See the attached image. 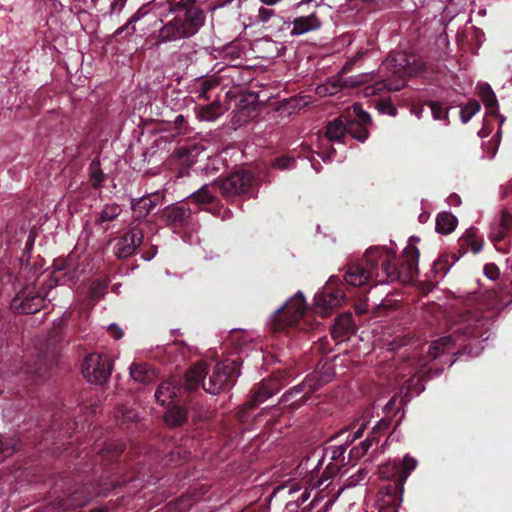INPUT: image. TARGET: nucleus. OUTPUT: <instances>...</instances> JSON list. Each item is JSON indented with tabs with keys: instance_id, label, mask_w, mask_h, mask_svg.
I'll use <instances>...</instances> for the list:
<instances>
[{
	"instance_id": "30",
	"label": "nucleus",
	"mask_w": 512,
	"mask_h": 512,
	"mask_svg": "<svg viewBox=\"0 0 512 512\" xmlns=\"http://www.w3.org/2000/svg\"><path fill=\"white\" fill-rule=\"evenodd\" d=\"M122 212V208L117 203H107L97 216V223L109 222L116 219Z\"/></svg>"
},
{
	"instance_id": "34",
	"label": "nucleus",
	"mask_w": 512,
	"mask_h": 512,
	"mask_svg": "<svg viewBox=\"0 0 512 512\" xmlns=\"http://www.w3.org/2000/svg\"><path fill=\"white\" fill-rule=\"evenodd\" d=\"M480 110V104L476 100L469 101L460 111L462 123H467Z\"/></svg>"
},
{
	"instance_id": "17",
	"label": "nucleus",
	"mask_w": 512,
	"mask_h": 512,
	"mask_svg": "<svg viewBox=\"0 0 512 512\" xmlns=\"http://www.w3.org/2000/svg\"><path fill=\"white\" fill-rule=\"evenodd\" d=\"M292 29L290 30L291 36H300L306 34L310 31H315L320 29L322 23L316 15V12L313 11L305 16H299L294 18L292 21Z\"/></svg>"
},
{
	"instance_id": "3",
	"label": "nucleus",
	"mask_w": 512,
	"mask_h": 512,
	"mask_svg": "<svg viewBox=\"0 0 512 512\" xmlns=\"http://www.w3.org/2000/svg\"><path fill=\"white\" fill-rule=\"evenodd\" d=\"M169 13L175 16L159 28L157 46L194 36L205 21L204 12L194 3L178 2L169 7Z\"/></svg>"
},
{
	"instance_id": "60",
	"label": "nucleus",
	"mask_w": 512,
	"mask_h": 512,
	"mask_svg": "<svg viewBox=\"0 0 512 512\" xmlns=\"http://www.w3.org/2000/svg\"><path fill=\"white\" fill-rule=\"evenodd\" d=\"M471 250L474 254H478L482 248H483V243L482 242H475V241H472L471 244Z\"/></svg>"
},
{
	"instance_id": "55",
	"label": "nucleus",
	"mask_w": 512,
	"mask_h": 512,
	"mask_svg": "<svg viewBox=\"0 0 512 512\" xmlns=\"http://www.w3.org/2000/svg\"><path fill=\"white\" fill-rule=\"evenodd\" d=\"M506 229L501 228L500 226L496 229H493L490 233V238L493 242L501 241L504 238V233Z\"/></svg>"
},
{
	"instance_id": "26",
	"label": "nucleus",
	"mask_w": 512,
	"mask_h": 512,
	"mask_svg": "<svg viewBox=\"0 0 512 512\" xmlns=\"http://www.w3.org/2000/svg\"><path fill=\"white\" fill-rule=\"evenodd\" d=\"M147 14V11L144 8H139L133 15L126 21V23L120 27H118L114 33L113 37L117 38L121 36L123 33H126L127 36H132L136 32V23H138L141 19H143Z\"/></svg>"
},
{
	"instance_id": "31",
	"label": "nucleus",
	"mask_w": 512,
	"mask_h": 512,
	"mask_svg": "<svg viewBox=\"0 0 512 512\" xmlns=\"http://www.w3.org/2000/svg\"><path fill=\"white\" fill-rule=\"evenodd\" d=\"M129 373L131 378L139 383H146L152 379V373L145 364L132 363Z\"/></svg>"
},
{
	"instance_id": "10",
	"label": "nucleus",
	"mask_w": 512,
	"mask_h": 512,
	"mask_svg": "<svg viewBox=\"0 0 512 512\" xmlns=\"http://www.w3.org/2000/svg\"><path fill=\"white\" fill-rule=\"evenodd\" d=\"M306 310L305 296L302 291H297L292 295L286 302L279 306L268 318V324L274 330L281 328L279 323V314L285 311V315H288L291 321H295L300 318Z\"/></svg>"
},
{
	"instance_id": "56",
	"label": "nucleus",
	"mask_w": 512,
	"mask_h": 512,
	"mask_svg": "<svg viewBox=\"0 0 512 512\" xmlns=\"http://www.w3.org/2000/svg\"><path fill=\"white\" fill-rule=\"evenodd\" d=\"M404 86V82H397L395 84L393 83H386L383 84V87L386 88L389 91H398Z\"/></svg>"
},
{
	"instance_id": "9",
	"label": "nucleus",
	"mask_w": 512,
	"mask_h": 512,
	"mask_svg": "<svg viewBox=\"0 0 512 512\" xmlns=\"http://www.w3.org/2000/svg\"><path fill=\"white\" fill-rule=\"evenodd\" d=\"M404 487L389 483L380 488L371 512H399L403 501Z\"/></svg>"
},
{
	"instance_id": "50",
	"label": "nucleus",
	"mask_w": 512,
	"mask_h": 512,
	"mask_svg": "<svg viewBox=\"0 0 512 512\" xmlns=\"http://www.w3.org/2000/svg\"><path fill=\"white\" fill-rule=\"evenodd\" d=\"M107 330L110 336L115 340H119L123 337V330L116 323L109 324Z\"/></svg>"
},
{
	"instance_id": "51",
	"label": "nucleus",
	"mask_w": 512,
	"mask_h": 512,
	"mask_svg": "<svg viewBox=\"0 0 512 512\" xmlns=\"http://www.w3.org/2000/svg\"><path fill=\"white\" fill-rule=\"evenodd\" d=\"M390 425H391L390 419L382 418L373 426L372 434H376L380 431L387 430Z\"/></svg>"
},
{
	"instance_id": "12",
	"label": "nucleus",
	"mask_w": 512,
	"mask_h": 512,
	"mask_svg": "<svg viewBox=\"0 0 512 512\" xmlns=\"http://www.w3.org/2000/svg\"><path fill=\"white\" fill-rule=\"evenodd\" d=\"M287 382L288 380L283 374H273L271 377L263 379L253 389L251 399L246 406L253 407L266 401L276 394Z\"/></svg>"
},
{
	"instance_id": "15",
	"label": "nucleus",
	"mask_w": 512,
	"mask_h": 512,
	"mask_svg": "<svg viewBox=\"0 0 512 512\" xmlns=\"http://www.w3.org/2000/svg\"><path fill=\"white\" fill-rule=\"evenodd\" d=\"M418 465V461L416 458L406 454L402 461L391 460L388 461L386 465L381 468V474L385 476H389L388 471L391 469V476H397V480L395 481L398 484H401L404 487V484L412 471L416 469Z\"/></svg>"
},
{
	"instance_id": "59",
	"label": "nucleus",
	"mask_w": 512,
	"mask_h": 512,
	"mask_svg": "<svg viewBox=\"0 0 512 512\" xmlns=\"http://www.w3.org/2000/svg\"><path fill=\"white\" fill-rule=\"evenodd\" d=\"M496 139H497V144L496 146L494 147L493 151H492V154L490 155V159H493L495 156H496V153H497V149H498V145H499V141L502 137V130H501V127L497 130L495 136H494Z\"/></svg>"
},
{
	"instance_id": "53",
	"label": "nucleus",
	"mask_w": 512,
	"mask_h": 512,
	"mask_svg": "<svg viewBox=\"0 0 512 512\" xmlns=\"http://www.w3.org/2000/svg\"><path fill=\"white\" fill-rule=\"evenodd\" d=\"M350 326H351L350 318L349 317H344V318H340L337 321L334 329L336 330V329L339 328L341 331L347 332V331H349Z\"/></svg>"
},
{
	"instance_id": "44",
	"label": "nucleus",
	"mask_w": 512,
	"mask_h": 512,
	"mask_svg": "<svg viewBox=\"0 0 512 512\" xmlns=\"http://www.w3.org/2000/svg\"><path fill=\"white\" fill-rule=\"evenodd\" d=\"M274 14V9L261 6L258 9L257 19L261 23H267L274 16Z\"/></svg>"
},
{
	"instance_id": "1",
	"label": "nucleus",
	"mask_w": 512,
	"mask_h": 512,
	"mask_svg": "<svg viewBox=\"0 0 512 512\" xmlns=\"http://www.w3.org/2000/svg\"><path fill=\"white\" fill-rule=\"evenodd\" d=\"M419 257L417 247H406L396 263L394 248L370 247L366 250L361 263L348 266L344 280L354 287L362 286L373 278L377 279L378 284H389L394 281L410 283L418 275Z\"/></svg>"
},
{
	"instance_id": "14",
	"label": "nucleus",
	"mask_w": 512,
	"mask_h": 512,
	"mask_svg": "<svg viewBox=\"0 0 512 512\" xmlns=\"http://www.w3.org/2000/svg\"><path fill=\"white\" fill-rule=\"evenodd\" d=\"M338 281L337 276H331L323 289L314 296L315 305L321 308L323 312H328L330 309L340 306L344 300L343 291L330 289Z\"/></svg>"
},
{
	"instance_id": "20",
	"label": "nucleus",
	"mask_w": 512,
	"mask_h": 512,
	"mask_svg": "<svg viewBox=\"0 0 512 512\" xmlns=\"http://www.w3.org/2000/svg\"><path fill=\"white\" fill-rule=\"evenodd\" d=\"M191 215L185 204H172L164 209L163 217L168 226H182Z\"/></svg>"
},
{
	"instance_id": "11",
	"label": "nucleus",
	"mask_w": 512,
	"mask_h": 512,
	"mask_svg": "<svg viewBox=\"0 0 512 512\" xmlns=\"http://www.w3.org/2000/svg\"><path fill=\"white\" fill-rule=\"evenodd\" d=\"M254 182V176L249 171L233 173L220 182V191L226 198L248 194Z\"/></svg>"
},
{
	"instance_id": "46",
	"label": "nucleus",
	"mask_w": 512,
	"mask_h": 512,
	"mask_svg": "<svg viewBox=\"0 0 512 512\" xmlns=\"http://www.w3.org/2000/svg\"><path fill=\"white\" fill-rule=\"evenodd\" d=\"M311 497L310 492L306 489L295 502H289L287 504V509L291 512H294L298 507L299 504H304L309 498Z\"/></svg>"
},
{
	"instance_id": "32",
	"label": "nucleus",
	"mask_w": 512,
	"mask_h": 512,
	"mask_svg": "<svg viewBox=\"0 0 512 512\" xmlns=\"http://www.w3.org/2000/svg\"><path fill=\"white\" fill-rule=\"evenodd\" d=\"M90 183L94 188L102 185L105 175L101 168V163L98 159H93L89 165Z\"/></svg>"
},
{
	"instance_id": "13",
	"label": "nucleus",
	"mask_w": 512,
	"mask_h": 512,
	"mask_svg": "<svg viewBox=\"0 0 512 512\" xmlns=\"http://www.w3.org/2000/svg\"><path fill=\"white\" fill-rule=\"evenodd\" d=\"M43 302L44 297L36 293L35 288L26 287L12 299L11 306L21 313L34 314L40 310Z\"/></svg>"
},
{
	"instance_id": "5",
	"label": "nucleus",
	"mask_w": 512,
	"mask_h": 512,
	"mask_svg": "<svg viewBox=\"0 0 512 512\" xmlns=\"http://www.w3.org/2000/svg\"><path fill=\"white\" fill-rule=\"evenodd\" d=\"M326 451V463L323 470L324 477L318 478L311 482V491H315L312 501L307 505V508L314 507L324 496L321 492L324 488L329 486L327 483L333 476H335L340 469L341 464L344 462V453L347 450V445H331L323 447ZM306 507L303 508L305 510Z\"/></svg>"
},
{
	"instance_id": "29",
	"label": "nucleus",
	"mask_w": 512,
	"mask_h": 512,
	"mask_svg": "<svg viewBox=\"0 0 512 512\" xmlns=\"http://www.w3.org/2000/svg\"><path fill=\"white\" fill-rule=\"evenodd\" d=\"M186 419V411L178 406L170 407L164 415L165 423L170 427L180 426L186 421Z\"/></svg>"
},
{
	"instance_id": "41",
	"label": "nucleus",
	"mask_w": 512,
	"mask_h": 512,
	"mask_svg": "<svg viewBox=\"0 0 512 512\" xmlns=\"http://www.w3.org/2000/svg\"><path fill=\"white\" fill-rule=\"evenodd\" d=\"M121 415L117 416V421L120 425H124L130 421H134L138 414L134 408L125 407L121 410Z\"/></svg>"
},
{
	"instance_id": "35",
	"label": "nucleus",
	"mask_w": 512,
	"mask_h": 512,
	"mask_svg": "<svg viewBox=\"0 0 512 512\" xmlns=\"http://www.w3.org/2000/svg\"><path fill=\"white\" fill-rule=\"evenodd\" d=\"M315 377H318V380H320L322 383L327 384L331 382L334 378V370L331 364L324 363L320 367L317 368V370L314 371Z\"/></svg>"
},
{
	"instance_id": "52",
	"label": "nucleus",
	"mask_w": 512,
	"mask_h": 512,
	"mask_svg": "<svg viewBox=\"0 0 512 512\" xmlns=\"http://www.w3.org/2000/svg\"><path fill=\"white\" fill-rule=\"evenodd\" d=\"M480 97H493L495 94L492 87L488 83L479 84Z\"/></svg>"
},
{
	"instance_id": "24",
	"label": "nucleus",
	"mask_w": 512,
	"mask_h": 512,
	"mask_svg": "<svg viewBox=\"0 0 512 512\" xmlns=\"http://www.w3.org/2000/svg\"><path fill=\"white\" fill-rule=\"evenodd\" d=\"M195 114L200 121L214 122L222 115L219 101L197 106Z\"/></svg>"
},
{
	"instance_id": "7",
	"label": "nucleus",
	"mask_w": 512,
	"mask_h": 512,
	"mask_svg": "<svg viewBox=\"0 0 512 512\" xmlns=\"http://www.w3.org/2000/svg\"><path fill=\"white\" fill-rule=\"evenodd\" d=\"M326 463V451L322 446L311 449L297 466V474L309 477L307 480L311 488V482L324 477L323 470Z\"/></svg>"
},
{
	"instance_id": "42",
	"label": "nucleus",
	"mask_w": 512,
	"mask_h": 512,
	"mask_svg": "<svg viewBox=\"0 0 512 512\" xmlns=\"http://www.w3.org/2000/svg\"><path fill=\"white\" fill-rule=\"evenodd\" d=\"M304 390H307V388L304 381H302L301 383L293 386L289 391L284 393L280 398V403H288L292 396L299 395L302 392H304Z\"/></svg>"
},
{
	"instance_id": "43",
	"label": "nucleus",
	"mask_w": 512,
	"mask_h": 512,
	"mask_svg": "<svg viewBox=\"0 0 512 512\" xmlns=\"http://www.w3.org/2000/svg\"><path fill=\"white\" fill-rule=\"evenodd\" d=\"M304 383L306 385V388H307V392L308 393H312L316 390H318L320 387H322L323 385H325L324 383H322L320 380H318V377H315V373H311L309 375H307L305 378H304Z\"/></svg>"
},
{
	"instance_id": "61",
	"label": "nucleus",
	"mask_w": 512,
	"mask_h": 512,
	"mask_svg": "<svg viewBox=\"0 0 512 512\" xmlns=\"http://www.w3.org/2000/svg\"><path fill=\"white\" fill-rule=\"evenodd\" d=\"M443 372V368L438 367H430L428 370V374L430 377L439 376Z\"/></svg>"
},
{
	"instance_id": "40",
	"label": "nucleus",
	"mask_w": 512,
	"mask_h": 512,
	"mask_svg": "<svg viewBox=\"0 0 512 512\" xmlns=\"http://www.w3.org/2000/svg\"><path fill=\"white\" fill-rule=\"evenodd\" d=\"M272 166L279 170H290L294 168L295 160L289 156H281L273 161Z\"/></svg>"
},
{
	"instance_id": "57",
	"label": "nucleus",
	"mask_w": 512,
	"mask_h": 512,
	"mask_svg": "<svg viewBox=\"0 0 512 512\" xmlns=\"http://www.w3.org/2000/svg\"><path fill=\"white\" fill-rule=\"evenodd\" d=\"M343 490H344V488H339L337 490V492L335 493V495H333L330 499H328L325 502L324 507H325L326 510L333 505V503L335 502V500L338 498V496L341 494V492Z\"/></svg>"
},
{
	"instance_id": "28",
	"label": "nucleus",
	"mask_w": 512,
	"mask_h": 512,
	"mask_svg": "<svg viewBox=\"0 0 512 512\" xmlns=\"http://www.w3.org/2000/svg\"><path fill=\"white\" fill-rule=\"evenodd\" d=\"M156 206V202L151 195H144L138 199H132L131 207L138 218L146 217Z\"/></svg>"
},
{
	"instance_id": "6",
	"label": "nucleus",
	"mask_w": 512,
	"mask_h": 512,
	"mask_svg": "<svg viewBox=\"0 0 512 512\" xmlns=\"http://www.w3.org/2000/svg\"><path fill=\"white\" fill-rule=\"evenodd\" d=\"M82 375L91 384L105 383L112 372V362L107 355L89 354L82 365Z\"/></svg>"
},
{
	"instance_id": "37",
	"label": "nucleus",
	"mask_w": 512,
	"mask_h": 512,
	"mask_svg": "<svg viewBox=\"0 0 512 512\" xmlns=\"http://www.w3.org/2000/svg\"><path fill=\"white\" fill-rule=\"evenodd\" d=\"M372 441L373 439H371L370 437H367L365 440H363L359 447H353L351 450H350V453H349V457L352 458L353 460H356L362 456H364L367 451L370 449L371 445H372Z\"/></svg>"
},
{
	"instance_id": "62",
	"label": "nucleus",
	"mask_w": 512,
	"mask_h": 512,
	"mask_svg": "<svg viewBox=\"0 0 512 512\" xmlns=\"http://www.w3.org/2000/svg\"><path fill=\"white\" fill-rule=\"evenodd\" d=\"M233 0H217L215 3V8H223L226 5L230 4Z\"/></svg>"
},
{
	"instance_id": "8",
	"label": "nucleus",
	"mask_w": 512,
	"mask_h": 512,
	"mask_svg": "<svg viewBox=\"0 0 512 512\" xmlns=\"http://www.w3.org/2000/svg\"><path fill=\"white\" fill-rule=\"evenodd\" d=\"M348 125V135L359 141L365 142L369 137V126L372 123L370 114L363 110L359 103H354L348 115L345 117Z\"/></svg>"
},
{
	"instance_id": "58",
	"label": "nucleus",
	"mask_w": 512,
	"mask_h": 512,
	"mask_svg": "<svg viewBox=\"0 0 512 512\" xmlns=\"http://www.w3.org/2000/svg\"><path fill=\"white\" fill-rule=\"evenodd\" d=\"M396 399L397 396L395 395L387 402V404L383 408V411L385 413H389L393 410L394 406L396 405Z\"/></svg>"
},
{
	"instance_id": "49",
	"label": "nucleus",
	"mask_w": 512,
	"mask_h": 512,
	"mask_svg": "<svg viewBox=\"0 0 512 512\" xmlns=\"http://www.w3.org/2000/svg\"><path fill=\"white\" fill-rule=\"evenodd\" d=\"M499 226L503 229L512 227V213L510 211L504 210L502 212Z\"/></svg>"
},
{
	"instance_id": "16",
	"label": "nucleus",
	"mask_w": 512,
	"mask_h": 512,
	"mask_svg": "<svg viewBox=\"0 0 512 512\" xmlns=\"http://www.w3.org/2000/svg\"><path fill=\"white\" fill-rule=\"evenodd\" d=\"M143 231L132 226L117 241L115 254L118 258H128L135 253V250L142 244Z\"/></svg>"
},
{
	"instance_id": "38",
	"label": "nucleus",
	"mask_w": 512,
	"mask_h": 512,
	"mask_svg": "<svg viewBox=\"0 0 512 512\" xmlns=\"http://www.w3.org/2000/svg\"><path fill=\"white\" fill-rule=\"evenodd\" d=\"M376 109L382 115H388V116L394 117L397 114V108L388 99H381V100L377 101Z\"/></svg>"
},
{
	"instance_id": "36",
	"label": "nucleus",
	"mask_w": 512,
	"mask_h": 512,
	"mask_svg": "<svg viewBox=\"0 0 512 512\" xmlns=\"http://www.w3.org/2000/svg\"><path fill=\"white\" fill-rule=\"evenodd\" d=\"M372 79V72L360 73L345 79L344 84L347 87H356L369 82Z\"/></svg>"
},
{
	"instance_id": "22",
	"label": "nucleus",
	"mask_w": 512,
	"mask_h": 512,
	"mask_svg": "<svg viewBox=\"0 0 512 512\" xmlns=\"http://www.w3.org/2000/svg\"><path fill=\"white\" fill-rule=\"evenodd\" d=\"M215 195V187L211 184H204L199 189L189 194L187 199L203 209L206 205L214 201Z\"/></svg>"
},
{
	"instance_id": "47",
	"label": "nucleus",
	"mask_w": 512,
	"mask_h": 512,
	"mask_svg": "<svg viewBox=\"0 0 512 512\" xmlns=\"http://www.w3.org/2000/svg\"><path fill=\"white\" fill-rule=\"evenodd\" d=\"M485 107L489 109V113H496V111L499 108L498 100L496 95L494 94L493 97H483L481 98Z\"/></svg>"
},
{
	"instance_id": "27",
	"label": "nucleus",
	"mask_w": 512,
	"mask_h": 512,
	"mask_svg": "<svg viewBox=\"0 0 512 512\" xmlns=\"http://www.w3.org/2000/svg\"><path fill=\"white\" fill-rule=\"evenodd\" d=\"M457 261L458 258H454L452 262H450L448 255H441L436 261H434L432 273L434 274L435 281H441Z\"/></svg>"
},
{
	"instance_id": "63",
	"label": "nucleus",
	"mask_w": 512,
	"mask_h": 512,
	"mask_svg": "<svg viewBox=\"0 0 512 512\" xmlns=\"http://www.w3.org/2000/svg\"><path fill=\"white\" fill-rule=\"evenodd\" d=\"M465 236L468 238V239H472L476 236V229L471 227L469 229L466 230L465 232Z\"/></svg>"
},
{
	"instance_id": "54",
	"label": "nucleus",
	"mask_w": 512,
	"mask_h": 512,
	"mask_svg": "<svg viewBox=\"0 0 512 512\" xmlns=\"http://www.w3.org/2000/svg\"><path fill=\"white\" fill-rule=\"evenodd\" d=\"M335 152H336L335 148H331V150L329 152L321 151V152H318L317 155H318V157H320L322 159L323 162L327 163V162H332L335 160V157H334Z\"/></svg>"
},
{
	"instance_id": "18",
	"label": "nucleus",
	"mask_w": 512,
	"mask_h": 512,
	"mask_svg": "<svg viewBox=\"0 0 512 512\" xmlns=\"http://www.w3.org/2000/svg\"><path fill=\"white\" fill-rule=\"evenodd\" d=\"M346 116H341L328 123L325 136L332 144L345 145L348 135V125Z\"/></svg>"
},
{
	"instance_id": "2",
	"label": "nucleus",
	"mask_w": 512,
	"mask_h": 512,
	"mask_svg": "<svg viewBox=\"0 0 512 512\" xmlns=\"http://www.w3.org/2000/svg\"><path fill=\"white\" fill-rule=\"evenodd\" d=\"M492 322L478 312L461 316L453 333L433 341L428 349L431 361L438 360L451 367L458 359L469 360L479 356L491 337Z\"/></svg>"
},
{
	"instance_id": "48",
	"label": "nucleus",
	"mask_w": 512,
	"mask_h": 512,
	"mask_svg": "<svg viewBox=\"0 0 512 512\" xmlns=\"http://www.w3.org/2000/svg\"><path fill=\"white\" fill-rule=\"evenodd\" d=\"M365 428H366V424L365 423H361L356 431H354L352 434L351 433L348 434L346 442H345L344 445H347V447H348L355 440L361 438Z\"/></svg>"
},
{
	"instance_id": "33",
	"label": "nucleus",
	"mask_w": 512,
	"mask_h": 512,
	"mask_svg": "<svg viewBox=\"0 0 512 512\" xmlns=\"http://www.w3.org/2000/svg\"><path fill=\"white\" fill-rule=\"evenodd\" d=\"M16 445L17 440L15 438L0 434V462L16 452Z\"/></svg>"
},
{
	"instance_id": "25",
	"label": "nucleus",
	"mask_w": 512,
	"mask_h": 512,
	"mask_svg": "<svg viewBox=\"0 0 512 512\" xmlns=\"http://www.w3.org/2000/svg\"><path fill=\"white\" fill-rule=\"evenodd\" d=\"M457 223L455 215L450 212H441L436 217L435 230L439 234H450L455 230Z\"/></svg>"
},
{
	"instance_id": "39",
	"label": "nucleus",
	"mask_w": 512,
	"mask_h": 512,
	"mask_svg": "<svg viewBox=\"0 0 512 512\" xmlns=\"http://www.w3.org/2000/svg\"><path fill=\"white\" fill-rule=\"evenodd\" d=\"M429 107L434 120H446L448 118V110L438 102H430Z\"/></svg>"
},
{
	"instance_id": "64",
	"label": "nucleus",
	"mask_w": 512,
	"mask_h": 512,
	"mask_svg": "<svg viewBox=\"0 0 512 512\" xmlns=\"http://www.w3.org/2000/svg\"><path fill=\"white\" fill-rule=\"evenodd\" d=\"M365 90H366L367 95H374V94H376L377 90H380V88H376L374 86H368V87H366Z\"/></svg>"
},
{
	"instance_id": "23",
	"label": "nucleus",
	"mask_w": 512,
	"mask_h": 512,
	"mask_svg": "<svg viewBox=\"0 0 512 512\" xmlns=\"http://www.w3.org/2000/svg\"><path fill=\"white\" fill-rule=\"evenodd\" d=\"M381 68L390 69L393 75L400 77L412 73L410 62L405 55H400L397 58H387L382 63Z\"/></svg>"
},
{
	"instance_id": "4",
	"label": "nucleus",
	"mask_w": 512,
	"mask_h": 512,
	"mask_svg": "<svg viewBox=\"0 0 512 512\" xmlns=\"http://www.w3.org/2000/svg\"><path fill=\"white\" fill-rule=\"evenodd\" d=\"M239 376L236 360L225 359L209 368L204 363H199L187 371L185 387L187 390H194L201 384L205 392L217 395L232 385Z\"/></svg>"
},
{
	"instance_id": "19",
	"label": "nucleus",
	"mask_w": 512,
	"mask_h": 512,
	"mask_svg": "<svg viewBox=\"0 0 512 512\" xmlns=\"http://www.w3.org/2000/svg\"><path fill=\"white\" fill-rule=\"evenodd\" d=\"M425 390L422 378L418 374H413L404 381L400 388V405L403 407L415 396L420 395Z\"/></svg>"
},
{
	"instance_id": "45",
	"label": "nucleus",
	"mask_w": 512,
	"mask_h": 512,
	"mask_svg": "<svg viewBox=\"0 0 512 512\" xmlns=\"http://www.w3.org/2000/svg\"><path fill=\"white\" fill-rule=\"evenodd\" d=\"M127 3V0H112L109 7V15H120V13L123 11L125 5Z\"/></svg>"
},
{
	"instance_id": "21",
	"label": "nucleus",
	"mask_w": 512,
	"mask_h": 512,
	"mask_svg": "<svg viewBox=\"0 0 512 512\" xmlns=\"http://www.w3.org/2000/svg\"><path fill=\"white\" fill-rule=\"evenodd\" d=\"M180 389V386L177 385L174 379H169L158 385L154 397L161 405L170 404L173 398L177 396Z\"/></svg>"
}]
</instances>
